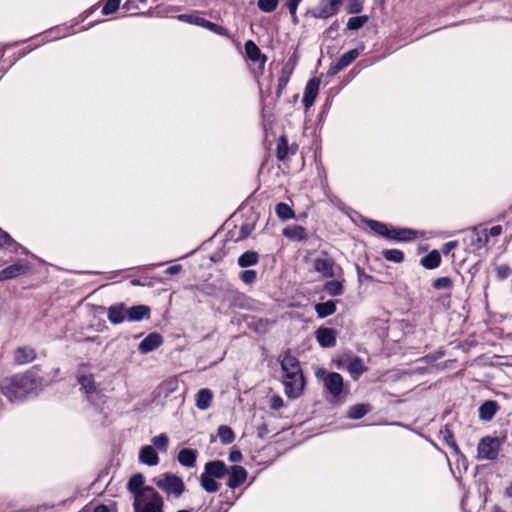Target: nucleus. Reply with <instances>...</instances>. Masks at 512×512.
I'll use <instances>...</instances> for the list:
<instances>
[{"label":"nucleus","instance_id":"nucleus-1","mask_svg":"<svg viewBox=\"0 0 512 512\" xmlns=\"http://www.w3.org/2000/svg\"><path fill=\"white\" fill-rule=\"evenodd\" d=\"M43 388L42 378L34 370L4 378L0 391L11 403H19L31 396H36Z\"/></svg>","mask_w":512,"mask_h":512},{"label":"nucleus","instance_id":"nucleus-2","mask_svg":"<svg viewBox=\"0 0 512 512\" xmlns=\"http://www.w3.org/2000/svg\"><path fill=\"white\" fill-rule=\"evenodd\" d=\"M135 512H163V497L155 489H146L133 500Z\"/></svg>","mask_w":512,"mask_h":512},{"label":"nucleus","instance_id":"nucleus-3","mask_svg":"<svg viewBox=\"0 0 512 512\" xmlns=\"http://www.w3.org/2000/svg\"><path fill=\"white\" fill-rule=\"evenodd\" d=\"M152 482L164 492L167 497L180 498L185 491L183 480L175 474L164 473L158 477H154Z\"/></svg>","mask_w":512,"mask_h":512},{"label":"nucleus","instance_id":"nucleus-4","mask_svg":"<svg viewBox=\"0 0 512 512\" xmlns=\"http://www.w3.org/2000/svg\"><path fill=\"white\" fill-rule=\"evenodd\" d=\"M314 271L324 278H340L343 275V269L337 265L332 257L322 254L315 257L312 261Z\"/></svg>","mask_w":512,"mask_h":512},{"label":"nucleus","instance_id":"nucleus-5","mask_svg":"<svg viewBox=\"0 0 512 512\" xmlns=\"http://www.w3.org/2000/svg\"><path fill=\"white\" fill-rule=\"evenodd\" d=\"M317 379L323 381L325 388L333 397H339L343 390V377L337 372H328L318 368L315 372Z\"/></svg>","mask_w":512,"mask_h":512},{"label":"nucleus","instance_id":"nucleus-6","mask_svg":"<svg viewBox=\"0 0 512 512\" xmlns=\"http://www.w3.org/2000/svg\"><path fill=\"white\" fill-rule=\"evenodd\" d=\"M283 385L287 397L291 399L298 398L304 388V378L302 372L283 374Z\"/></svg>","mask_w":512,"mask_h":512},{"label":"nucleus","instance_id":"nucleus-7","mask_svg":"<svg viewBox=\"0 0 512 512\" xmlns=\"http://www.w3.org/2000/svg\"><path fill=\"white\" fill-rule=\"evenodd\" d=\"M499 440L493 437H484L480 440L477 452L480 460H494L499 453Z\"/></svg>","mask_w":512,"mask_h":512},{"label":"nucleus","instance_id":"nucleus-8","mask_svg":"<svg viewBox=\"0 0 512 512\" xmlns=\"http://www.w3.org/2000/svg\"><path fill=\"white\" fill-rule=\"evenodd\" d=\"M30 267L24 260H20L0 271V281H6L24 275Z\"/></svg>","mask_w":512,"mask_h":512},{"label":"nucleus","instance_id":"nucleus-9","mask_svg":"<svg viewBox=\"0 0 512 512\" xmlns=\"http://www.w3.org/2000/svg\"><path fill=\"white\" fill-rule=\"evenodd\" d=\"M336 336V330L328 327H320L315 332L316 340L324 348L333 347L336 344Z\"/></svg>","mask_w":512,"mask_h":512},{"label":"nucleus","instance_id":"nucleus-10","mask_svg":"<svg viewBox=\"0 0 512 512\" xmlns=\"http://www.w3.org/2000/svg\"><path fill=\"white\" fill-rule=\"evenodd\" d=\"M469 244L473 251L483 248L488 242V229L473 228L469 233Z\"/></svg>","mask_w":512,"mask_h":512},{"label":"nucleus","instance_id":"nucleus-11","mask_svg":"<svg viewBox=\"0 0 512 512\" xmlns=\"http://www.w3.org/2000/svg\"><path fill=\"white\" fill-rule=\"evenodd\" d=\"M319 87L320 80L317 78H312L307 82L302 100L306 109H309L314 104V101L319 92Z\"/></svg>","mask_w":512,"mask_h":512},{"label":"nucleus","instance_id":"nucleus-12","mask_svg":"<svg viewBox=\"0 0 512 512\" xmlns=\"http://www.w3.org/2000/svg\"><path fill=\"white\" fill-rule=\"evenodd\" d=\"M127 489L133 495V500H135L136 497L143 493L146 489L154 488L151 486H145L144 475L141 473H137L129 479L127 483Z\"/></svg>","mask_w":512,"mask_h":512},{"label":"nucleus","instance_id":"nucleus-13","mask_svg":"<svg viewBox=\"0 0 512 512\" xmlns=\"http://www.w3.org/2000/svg\"><path fill=\"white\" fill-rule=\"evenodd\" d=\"M107 318L112 324H121L128 320L127 307L123 303L110 306L107 310Z\"/></svg>","mask_w":512,"mask_h":512},{"label":"nucleus","instance_id":"nucleus-14","mask_svg":"<svg viewBox=\"0 0 512 512\" xmlns=\"http://www.w3.org/2000/svg\"><path fill=\"white\" fill-rule=\"evenodd\" d=\"M417 232L409 228H388L387 239L394 241H411L415 239Z\"/></svg>","mask_w":512,"mask_h":512},{"label":"nucleus","instance_id":"nucleus-15","mask_svg":"<svg viewBox=\"0 0 512 512\" xmlns=\"http://www.w3.org/2000/svg\"><path fill=\"white\" fill-rule=\"evenodd\" d=\"M247 475V471L244 467L239 465L232 466L227 483L228 487L231 489L239 487L246 481Z\"/></svg>","mask_w":512,"mask_h":512},{"label":"nucleus","instance_id":"nucleus-16","mask_svg":"<svg viewBox=\"0 0 512 512\" xmlns=\"http://www.w3.org/2000/svg\"><path fill=\"white\" fill-rule=\"evenodd\" d=\"M163 343V337L156 332L148 334L139 344L141 353H148L157 349Z\"/></svg>","mask_w":512,"mask_h":512},{"label":"nucleus","instance_id":"nucleus-17","mask_svg":"<svg viewBox=\"0 0 512 512\" xmlns=\"http://www.w3.org/2000/svg\"><path fill=\"white\" fill-rule=\"evenodd\" d=\"M204 474L216 479L223 478L227 473L226 465L223 461L215 460L205 464Z\"/></svg>","mask_w":512,"mask_h":512},{"label":"nucleus","instance_id":"nucleus-18","mask_svg":"<svg viewBox=\"0 0 512 512\" xmlns=\"http://www.w3.org/2000/svg\"><path fill=\"white\" fill-rule=\"evenodd\" d=\"M139 461L148 466H156L159 463V457L153 446L145 445L140 449Z\"/></svg>","mask_w":512,"mask_h":512},{"label":"nucleus","instance_id":"nucleus-19","mask_svg":"<svg viewBox=\"0 0 512 512\" xmlns=\"http://www.w3.org/2000/svg\"><path fill=\"white\" fill-rule=\"evenodd\" d=\"M78 383L81 386V390L87 394L88 400L92 401V396L96 393L94 376L92 374H80L78 376Z\"/></svg>","mask_w":512,"mask_h":512},{"label":"nucleus","instance_id":"nucleus-20","mask_svg":"<svg viewBox=\"0 0 512 512\" xmlns=\"http://www.w3.org/2000/svg\"><path fill=\"white\" fill-rule=\"evenodd\" d=\"M339 2H323L319 7L308 11L315 18H328L336 13Z\"/></svg>","mask_w":512,"mask_h":512},{"label":"nucleus","instance_id":"nucleus-21","mask_svg":"<svg viewBox=\"0 0 512 512\" xmlns=\"http://www.w3.org/2000/svg\"><path fill=\"white\" fill-rule=\"evenodd\" d=\"M213 392L208 388L200 389L195 397V405L199 410H207L212 403Z\"/></svg>","mask_w":512,"mask_h":512},{"label":"nucleus","instance_id":"nucleus-22","mask_svg":"<svg viewBox=\"0 0 512 512\" xmlns=\"http://www.w3.org/2000/svg\"><path fill=\"white\" fill-rule=\"evenodd\" d=\"M499 410V405L496 401L488 400L485 401L479 407V418L483 421H490Z\"/></svg>","mask_w":512,"mask_h":512},{"label":"nucleus","instance_id":"nucleus-23","mask_svg":"<svg viewBox=\"0 0 512 512\" xmlns=\"http://www.w3.org/2000/svg\"><path fill=\"white\" fill-rule=\"evenodd\" d=\"M178 462L187 468H192L196 464L197 451L190 448L181 449L177 456Z\"/></svg>","mask_w":512,"mask_h":512},{"label":"nucleus","instance_id":"nucleus-24","mask_svg":"<svg viewBox=\"0 0 512 512\" xmlns=\"http://www.w3.org/2000/svg\"><path fill=\"white\" fill-rule=\"evenodd\" d=\"M150 315V308L146 305H136L127 307L128 321H141L148 318Z\"/></svg>","mask_w":512,"mask_h":512},{"label":"nucleus","instance_id":"nucleus-25","mask_svg":"<svg viewBox=\"0 0 512 512\" xmlns=\"http://www.w3.org/2000/svg\"><path fill=\"white\" fill-rule=\"evenodd\" d=\"M283 374H293L302 372L299 361L292 355L286 353L281 360Z\"/></svg>","mask_w":512,"mask_h":512},{"label":"nucleus","instance_id":"nucleus-26","mask_svg":"<svg viewBox=\"0 0 512 512\" xmlns=\"http://www.w3.org/2000/svg\"><path fill=\"white\" fill-rule=\"evenodd\" d=\"M244 48H245L246 56L250 61L260 62L261 65H264V63L266 61V57L261 54L260 49L252 40H248L245 43Z\"/></svg>","mask_w":512,"mask_h":512},{"label":"nucleus","instance_id":"nucleus-27","mask_svg":"<svg viewBox=\"0 0 512 512\" xmlns=\"http://www.w3.org/2000/svg\"><path fill=\"white\" fill-rule=\"evenodd\" d=\"M344 278L343 275L340 278H336L332 281H327L324 285L325 292L330 296H339L344 292Z\"/></svg>","mask_w":512,"mask_h":512},{"label":"nucleus","instance_id":"nucleus-28","mask_svg":"<svg viewBox=\"0 0 512 512\" xmlns=\"http://www.w3.org/2000/svg\"><path fill=\"white\" fill-rule=\"evenodd\" d=\"M283 235L288 239L296 241H302L307 236L305 228L300 225L286 227L283 230Z\"/></svg>","mask_w":512,"mask_h":512},{"label":"nucleus","instance_id":"nucleus-29","mask_svg":"<svg viewBox=\"0 0 512 512\" xmlns=\"http://www.w3.org/2000/svg\"><path fill=\"white\" fill-rule=\"evenodd\" d=\"M35 351L29 347H21L15 351V361L19 364L32 362L35 359Z\"/></svg>","mask_w":512,"mask_h":512},{"label":"nucleus","instance_id":"nucleus-30","mask_svg":"<svg viewBox=\"0 0 512 512\" xmlns=\"http://www.w3.org/2000/svg\"><path fill=\"white\" fill-rule=\"evenodd\" d=\"M315 311L320 318H325L332 315L336 311V304L334 301L329 300L315 305Z\"/></svg>","mask_w":512,"mask_h":512},{"label":"nucleus","instance_id":"nucleus-31","mask_svg":"<svg viewBox=\"0 0 512 512\" xmlns=\"http://www.w3.org/2000/svg\"><path fill=\"white\" fill-rule=\"evenodd\" d=\"M441 256L437 250H433L421 259V264L427 269H434L440 265Z\"/></svg>","mask_w":512,"mask_h":512},{"label":"nucleus","instance_id":"nucleus-32","mask_svg":"<svg viewBox=\"0 0 512 512\" xmlns=\"http://www.w3.org/2000/svg\"><path fill=\"white\" fill-rule=\"evenodd\" d=\"M371 408L368 404H356L349 408L347 417L350 419H361L368 412H370Z\"/></svg>","mask_w":512,"mask_h":512},{"label":"nucleus","instance_id":"nucleus-33","mask_svg":"<svg viewBox=\"0 0 512 512\" xmlns=\"http://www.w3.org/2000/svg\"><path fill=\"white\" fill-rule=\"evenodd\" d=\"M200 483L202 488L208 493L217 492L220 488V485L216 481V478H212L204 473H202L200 476Z\"/></svg>","mask_w":512,"mask_h":512},{"label":"nucleus","instance_id":"nucleus-34","mask_svg":"<svg viewBox=\"0 0 512 512\" xmlns=\"http://www.w3.org/2000/svg\"><path fill=\"white\" fill-rule=\"evenodd\" d=\"M259 255L255 251H246L238 258V265L240 267H249L257 264Z\"/></svg>","mask_w":512,"mask_h":512},{"label":"nucleus","instance_id":"nucleus-35","mask_svg":"<svg viewBox=\"0 0 512 512\" xmlns=\"http://www.w3.org/2000/svg\"><path fill=\"white\" fill-rule=\"evenodd\" d=\"M347 370L353 379H357L365 371V367L362 360L355 357L348 363Z\"/></svg>","mask_w":512,"mask_h":512},{"label":"nucleus","instance_id":"nucleus-36","mask_svg":"<svg viewBox=\"0 0 512 512\" xmlns=\"http://www.w3.org/2000/svg\"><path fill=\"white\" fill-rule=\"evenodd\" d=\"M364 222L376 234L387 239L388 228H389L388 225H386L385 223L376 221V220H372V219H367Z\"/></svg>","mask_w":512,"mask_h":512},{"label":"nucleus","instance_id":"nucleus-37","mask_svg":"<svg viewBox=\"0 0 512 512\" xmlns=\"http://www.w3.org/2000/svg\"><path fill=\"white\" fill-rule=\"evenodd\" d=\"M141 14H145V12L141 11L136 2H123L120 11V17L135 16Z\"/></svg>","mask_w":512,"mask_h":512},{"label":"nucleus","instance_id":"nucleus-38","mask_svg":"<svg viewBox=\"0 0 512 512\" xmlns=\"http://www.w3.org/2000/svg\"><path fill=\"white\" fill-rule=\"evenodd\" d=\"M176 17L178 20H180L182 22H186V23L201 26V27H203L205 20H206L199 13L179 14Z\"/></svg>","mask_w":512,"mask_h":512},{"label":"nucleus","instance_id":"nucleus-39","mask_svg":"<svg viewBox=\"0 0 512 512\" xmlns=\"http://www.w3.org/2000/svg\"><path fill=\"white\" fill-rule=\"evenodd\" d=\"M276 215L283 221L294 218L295 213L286 203H278L275 207Z\"/></svg>","mask_w":512,"mask_h":512},{"label":"nucleus","instance_id":"nucleus-40","mask_svg":"<svg viewBox=\"0 0 512 512\" xmlns=\"http://www.w3.org/2000/svg\"><path fill=\"white\" fill-rule=\"evenodd\" d=\"M151 443L155 450L160 452H167L169 446V438L165 433H161L151 439Z\"/></svg>","mask_w":512,"mask_h":512},{"label":"nucleus","instance_id":"nucleus-41","mask_svg":"<svg viewBox=\"0 0 512 512\" xmlns=\"http://www.w3.org/2000/svg\"><path fill=\"white\" fill-rule=\"evenodd\" d=\"M218 437H219L221 443L224 445L231 444L235 439L233 430L230 427L225 426V425H221L218 428Z\"/></svg>","mask_w":512,"mask_h":512},{"label":"nucleus","instance_id":"nucleus-42","mask_svg":"<svg viewBox=\"0 0 512 512\" xmlns=\"http://www.w3.org/2000/svg\"><path fill=\"white\" fill-rule=\"evenodd\" d=\"M174 12L175 8L160 4L154 10H148L147 14L152 17H173Z\"/></svg>","mask_w":512,"mask_h":512},{"label":"nucleus","instance_id":"nucleus-43","mask_svg":"<svg viewBox=\"0 0 512 512\" xmlns=\"http://www.w3.org/2000/svg\"><path fill=\"white\" fill-rule=\"evenodd\" d=\"M291 71L288 70L286 67L282 69V72L278 78V84H277V90L276 95L277 97H280L283 93L284 89L286 88L289 79H290Z\"/></svg>","mask_w":512,"mask_h":512},{"label":"nucleus","instance_id":"nucleus-44","mask_svg":"<svg viewBox=\"0 0 512 512\" xmlns=\"http://www.w3.org/2000/svg\"><path fill=\"white\" fill-rule=\"evenodd\" d=\"M359 56V51L357 49H352L346 53H344L338 60V65H341V68L344 69L349 66L357 57Z\"/></svg>","mask_w":512,"mask_h":512},{"label":"nucleus","instance_id":"nucleus-45","mask_svg":"<svg viewBox=\"0 0 512 512\" xmlns=\"http://www.w3.org/2000/svg\"><path fill=\"white\" fill-rule=\"evenodd\" d=\"M382 254L387 261L394 263H401L404 260V253L398 249H387Z\"/></svg>","mask_w":512,"mask_h":512},{"label":"nucleus","instance_id":"nucleus-46","mask_svg":"<svg viewBox=\"0 0 512 512\" xmlns=\"http://www.w3.org/2000/svg\"><path fill=\"white\" fill-rule=\"evenodd\" d=\"M13 246V251L16 252L21 245L13 240L9 233L0 229V247Z\"/></svg>","mask_w":512,"mask_h":512},{"label":"nucleus","instance_id":"nucleus-47","mask_svg":"<svg viewBox=\"0 0 512 512\" xmlns=\"http://www.w3.org/2000/svg\"><path fill=\"white\" fill-rule=\"evenodd\" d=\"M121 2H105L102 7L101 14L102 15H111L113 13H117V17H120V11L122 5Z\"/></svg>","mask_w":512,"mask_h":512},{"label":"nucleus","instance_id":"nucleus-48","mask_svg":"<svg viewBox=\"0 0 512 512\" xmlns=\"http://www.w3.org/2000/svg\"><path fill=\"white\" fill-rule=\"evenodd\" d=\"M368 21L367 16H355L351 17L347 22V28L350 30H358L364 26V24Z\"/></svg>","mask_w":512,"mask_h":512},{"label":"nucleus","instance_id":"nucleus-49","mask_svg":"<svg viewBox=\"0 0 512 512\" xmlns=\"http://www.w3.org/2000/svg\"><path fill=\"white\" fill-rule=\"evenodd\" d=\"M204 28L212 31L213 33L217 34V35H221V36H228V31L226 28L220 26V25H217L213 22H210L208 20H205V23L203 25Z\"/></svg>","mask_w":512,"mask_h":512},{"label":"nucleus","instance_id":"nucleus-50","mask_svg":"<svg viewBox=\"0 0 512 512\" xmlns=\"http://www.w3.org/2000/svg\"><path fill=\"white\" fill-rule=\"evenodd\" d=\"M432 286L437 290L449 289L452 286V281L450 277H440L433 281Z\"/></svg>","mask_w":512,"mask_h":512},{"label":"nucleus","instance_id":"nucleus-51","mask_svg":"<svg viewBox=\"0 0 512 512\" xmlns=\"http://www.w3.org/2000/svg\"><path fill=\"white\" fill-rule=\"evenodd\" d=\"M256 278H257V274H256V271H254V270H245V271L241 272V274H240V279L245 284L254 283Z\"/></svg>","mask_w":512,"mask_h":512},{"label":"nucleus","instance_id":"nucleus-52","mask_svg":"<svg viewBox=\"0 0 512 512\" xmlns=\"http://www.w3.org/2000/svg\"><path fill=\"white\" fill-rule=\"evenodd\" d=\"M497 277L500 280H504L510 276L511 270L507 265H500L496 269Z\"/></svg>","mask_w":512,"mask_h":512},{"label":"nucleus","instance_id":"nucleus-53","mask_svg":"<svg viewBox=\"0 0 512 512\" xmlns=\"http://www.w3.org/2000/svg\"><path fill=\"white\" fill-rule=\"evenodd\" d=\"M254 227H255V223H246V224H243L240 228V237L241 238H246L248 237L252 231L254 230Z\"/></svg>","mask_w":512,"mask_h":512},{"label":"nucleus","instance_id":"nucleus-54","mask_svg":"<svg viewBox=\"0 0 512 512\" xmlns=\"http://www.w3.org/2000/svg\"><path fill=\"white\" fill-rule=\"evenodd\" d=\"M257 3H258V7L263 12L270 13V12H273L276 9L278 2H257Z\"/></svg>","mask_w":512,"mask_h":512},{"label":"nucleus","instance_id":"nucleus-55","mask_svg":"<svg viewBox=\"0 0 512 512\" xmlns=\"http://www.w3.org/2000/svg\"><path fill=\"white\" fill-rule=\"evenodd\" d=\"M284 403H283V399L278 396V395H274L272 398H271V401H270V407L273 409V410H279L283 407Z\"/></svg>","mask_w":512,"mask_h":512},{"label":"nucleus","instance_id":"nucleus-56","mask_svg":"<svg viewBox=\"0 0 512 512\" xmlns=\"http://www.w3.org/2000/svg\"><path fill=\"white\" fill-rule=\"evenodd\" d=\"M286 155H287L286 144L284 142L278 144V147H277V157H278V159L279 160H284Z\"/></svg>","mask_w":512,"mask_h":512},{"label":"nucleus","instance_id":"nucleus-57","mask_svg":"<svg viewBox=\"0 0 512 512\" xmlns=\"http://www.w3.org/2000/svg\"><path fill=\"white\" fill-rule=\"evenodd\" d=\"M457 245V241H449L443 245L442 252L448 254L451 250L455 249Z\"/></svg>","mask_w":512,"mask_h":512},{"label":"nucleus","instance_id":"nucleus-58","mask_svg":"<svg viewBox=\"0 0 512 512\" xmlns=\"http://www.w3.org/2000/svg\"><path fill=\"white\" fill-rule=\"evenodd\" d=\"M181 270H182V266L177 264V265L169 266L165 270V273L168 275H175V274H178L179 272H181Z\"/></svg>","mask_w":512,"mask_h":512},{"label":"nucleus","instance_id":"nucleus-59","mask_svg":"<svg viewBox=\"0 0 512 512\" xmlns=\"http://www.w3.org/2000/svg\"><path fill=\"white\" fill-rule=\"evenodd\" d=\"M242 459V453L238 450H234L229 454V460L231 462H239Z\"/></svg>","mask_w":512,"mask_h":512},{"label":"nucleus","instance_id":"nucleus-60","mask_svg":"<svg viewBox=\"0 0 512 512\" xmlns=\"http://www.w3.org/2000/svg\"><path fill=\"white\" fill-rule=\"evenodd\" d=\"M501 233H502V227L500 225H496V226L491 227L488 230V237L489 236L496 237V236H499Z\"/></svg>","mask_w":512,"mask_h":512},{"label":"nucleus","instance_id":"nucleus-61","mask_svg":"<svg viewBox=\"0 0 512 512\" xmlns=\"http://www.w3.org/2000/svg\"><path fill=\"white\" fill-rule=\"evenodd\" d=\"M341 65H338V62L336 61L334 64H332L328 70L329 75H335L338 72L342 71Z\"/></svg>","mask_w":512,"mask_h":512},{"label":"nucleus","instance_id":"nucleus-62","mask_svg":"<svg viewBox=\"0 0 512 512\" xmlns=\"http://www.w3.org/2000/svg\"><path fill=\"white\" fill-rule=\"evenodd\" d=\"M287 3H288V10H289L291 16L295 19L298 2H287Z\"/></svg>","mask_w":512,"mask_h":512},{"label":"nucleus","instance_id":"nucleus-63","mask_svg":"<svg viewBox=\"0 0 512 512\" xmlns=\"http://www.w3.org/2000/svg\"><path fill=\"white\" fill-rule=\"evenodd\" d=\"M450 447L452 448L457 457L462 458L463 461H465V456L460 452V449L455 442H452L450 444Z\"/></svg>","mask_w":512,"mask_h":512},{"label":"nucleus","instance_id":"nucleus-64","mask_svg":"<svg viewBox=\"0 0 512 512\" xmlns=\"http://www.w3.org/2000/svg\"><path fill=\"white\" fill-rule=\"evenodd\" d=\"M93 512H110L106 505H98Z\"/></svg>","mask_w":512,"mask_h":512}]
</instances>
